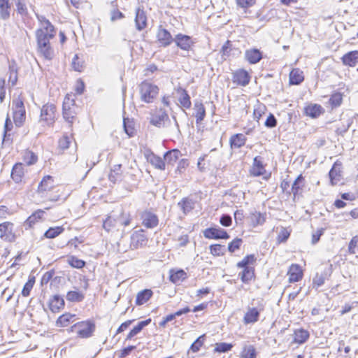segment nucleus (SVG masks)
<instances>
[{"instance_id":"54","label":"nucleus","mask_w":358,"mask_h":358,"mask_svg":"<svg viewBox=\"0 0 358 358\" xmlns=\"http://www.w3.org/2000/svg\"><path fill=\"white\" fill-rule=\"evenodd\" d=\"M68 263L74 268H81L85 266V262L83 260L79 259L75 257H70L68 259Z\"/></svg>"},{"instance_id":"63","label":"nucleus","mask_w":358,"mask_h":358,"mask_svg":"<svg viewBox=\"0 0 358 358\" xmlns=\"http://www.w3.org/2000/svg\"><path fill=\"white\" fill-rule=\"evenodd\" d=\"M231 222V217L229 215H222L220 219V223L224 227H229Z\"/></svg>"},{"instance_id":"9","label":"nucleus","mask_w":358,"mask_h":358,"mask_svg":"<svg viewBox=\"0 0 358 358\" xmlns=\"http://www.w3.org/2000/svg\"><path fill=\"white\" fill-rule=\"evenodd\" d=\"M168 119L169 116L166 112L160 108L151 115L150 122L151 124L158 128H161L164 127L165 120Z\"/></svg>"},{"instance_id":"36","label":"nucleus","mask_w":358,"mask_h":358,"mask_svg":"<svg viewBox=\"0 0 358 358\" xmlns=\"http://www.w3.org/2000/svg\"><path fill=\"white\" fill-rule=\"evenodd\" d=\"M64 231V228L62 226L50 227L45 232L44 236L46 238H55L63 233Z\"/></svg>"},{"instance_id":"62","label":"nucleus","mask_w":358,"mask_h":358,"mask_svg":"<svg viewBox=\"0 0 358 358\" xmlns=\"http://www.w3.org/2000/svg\"><path fill=\"white\" fill-rule=\"evenodd\" d=\"M256 0H236L237 5L243 8H248L255 3Z\"/></svg>"},{"instance_id":"33","label":"nucleus","mask_w":358,"mask_h":358,"mask_svg":"<svg viewBox=\"0 0 358 358\" xmlns=\"http://www.w3.org/2000/svg\"><path fill=\"white\" fill-rule=\"evenodd\" d=\"M75 317L76 315L73 314H71L69 313H64L57 319L56 322L57 326L67 327L71 322H73L72 319Z\"/></svg>"},{"instance_id":"55","label":"nucleus","mask_w":358,"mask_h":358,"mask_svg":"<svg viewBox=\"0 0 358 358\" xmlns=\"http://www.w3.org/2000/svg\"><path fill=\"white\" fill-rule=\"evenodd\" d=\"M242 239L236 238L230 242L228 245V250L230 252H234L236 250L239 249L242 243Z\"/></svg>"},{"instance_id":"24","label":"nucleus","mask_w":358,"mask_h":358,"mask_svg":"<svg viewBox=\"0 0 358 358\" xmlns=\"http://www.w3.org/2000/svg\"><path fill=\"white\" fill-rule=\"evenodd\" d=\"M194 110H195L196 122L199 124L206 116L205 108L201 102L196 101L194 103Z\"/></svg>"},{"instance_id":"23","label":"nucleus","mask_w":358,"mask_h":358,"mask_svg":"<svg viewBox=\"0 0 358 358\" xmlns=\"http://www.w3.org/2000/svg\"><path fill=\"white\" fill-rule=\"evenodd\" d=\"M344 64L350 66H355L358 63V51H351L344 55L342 57Z\"/></svg>"},{"instance_id":"26","label":"nucleus","mask_w":358,"mask_h":358,"mask_svg":"<svg viewBox=\"0 0 358 358\" xmlns=\"http://www.w3.org/2000/svg\"><path fill=\"white\" fill-rule=\"evenodd\" d=\"M304 79L303 71L299 69H294L289 73V82L292 85H299Z\"/></svg>"},{"instance_id":"52","label":"nucleus","mask_w":358,"mask_h":358,"mask_svg":"<svg viewBox=\"0 0 358 358\" xmlns=\"http://www.w3.org/2000/svg\"><path fill=\"white\" fill-rule=\"evenodd\" d=\"M35 282L34 277L30 278L26 284L24 285V287L22 290V294L23 296H28L30 294L31 289Z\"/></svg>"},{"instance_id":"57","label":"nucleus","mask_w":358,"mask_h":358,"mask_svg":"<svg viewBox=\"0 0 358 358\" xmlns=\"http://www.w3.org/2000/svg\"><path fill=\"white\" fill-rule=\"evenodd\" d=\"M358 247V236L352 237L349 243L348 252L350 254L354 255L356 253V248Z\"/></svg>"},{"instance_id":"14","label":"nucleus","mask_w":358,"mask_h":358,"mask_svg":"<svg viewBox=\"0 0 358 358\" xmlns=\"http://www.w3.org/2000/svg\"><path fill=\"white\" fill-rule=\"evenodd\" d=\"M250 80V76L244 69H238L233 73V82L241 86H246Z\"/></svg>"},{"instance_id":"16","label":"nucleus","mask_w":358,"mask_h":358,"mask_svg":"<svg viewBox=\"0 0 358 358\" xmlns=\"http://www.w3.org/2000/svg\"><path fill=\"white\" fill-rule=\"evenodd\" d=\"M143 224L147 228H154L158 224L157 216L150 211L145 210L141 214Z\"/></svg>"},{"instance_id":"35","label":"nucleus","mask_w":358,"mask_h":358,"mask_svg":"<svg viewBox=\"0 0 358 358\" xmlns=\"http://www.w3.org/2000/svg\"><path fill=\"white\" fill-rule=\"evenodd\" d=\"M309 338V333L304 329L296 330L294 333V341L296 343L302 344Z\"/></svg>"},{"instance_id":"2","label":"nucleus","mask_w":358,"mask_h":358,"mask_svg":"<svg viewBox=\"0 0 358 358\" xmlns=\"http://www.w3.org/2000/svg\"><path fill=\"white\" fill-rule=\"evenodd\" d=\"M76 108L74 99L71 95H66L63 102L62 115L64 119L69 124H72L76 118Z\"/></svg>"},{"instance_id":"50","label":"nucleus","mask_w":358,"mask_h":358,"mask_svg":"<svg viewBox=\"0 0 358 358\" xmlns=\"http://www.w3.org/2000/svg\"><path fill=\"white\" fill-rule=\"evenodd\" d=\"M303 181V178L302 175H299L296 178L294 182H293L292 186V192L294 196H296L298 194L299 189H301V187L303 186V185H302Z\"/></svg>"},{"instance_id":"64","label":"nucleus","mask_w":358,"mask_h":358,"mask_svg":"<svg viewBox=\"0 0 358 358\" xmlns=\"http://www.w3.org/2000/svg\"><path fill=\"white\" fill-rule=\"evenodd\" d=\"M69 144H70V139L67 136H64L59 141V147L62 150L67 149L69 147Z\"/></svg>"},{"instance_id":"31","label":"nucleus","mask_w":358,"mask_h":358,"mask_svg":"<svg viewBox=\"0 0 358 358\" xmlns=\"http://www.w3.org/2000/svg\"><path fill=\"white\" fill-rule=\"evenodd\" d=\"M152 292L151 289H144L138 293L136 299V303L137 305H143L146 303L152 296Z\"/></svg>"},{"instance_id":"25","label":"nucleus","mask_w":358,"mask_h":358,"mask_svg":"<svg viewBox=\"0 0 358 358\" xmlns=\"http://www.w3.org/2000/svg\"><path fill=\"white\" fill-rule=\"evenodd\" d=\"M122 165L121 164H115L111 169L110 173L108 176L110 181L113 182H116L117 181H120L122 180Z\"/></svg>"},{"instance_id":"51","label":"nucleus","mask_w":358,"mask_h":358,"mask_svg":"<svg viewBox=\"0 0 358 358\" xmlns=\"http://www.w3.org/2000/svg\"><path fill=\"white\" fill-rule=\"evenodd\" d=\"M342 100V94L340 92H336L331 96L329 103L332 107H338L341 104Z\"/></svg>"},{"instance_id":"11","label":"nucleus","mask_w":358,"mask_h":358,"mask_svg":"<svg viewBox=\"0 0 358 358\" xmlns=\"http://www.w3.org/2000/svg\"><path fill=\"white\" fill-rule=\"evenodd\" d=\"M174 42L179 48L185 51H188L194 44L190 36L182 34H177L174 38Z\"/></svg>"},{"instance_id":"12","label":"nucleus","mask_w":358,"mask_h":358,"mask_svg":"<svg viewBox=\"0 0 358 358\" xmlns=\"http://www.w3.org/2000/svg\"><path fill=\"white\" fill-rule=\"evenodd\" d=\"M13 224L6 222L0 224V238L6 241H13L15 238L13 233Z\"/></svg>"},{"instance_id":"6","label":"nucleus","mask_w":358,"mask_h":358,"mask_svg":"<svg viewBox=\"0 0 358 358\" xmlns=\"http://www.w3.org/2000/svg\"><path fill=\"white\" fill-rule=\"evenodd\" d=\"M72 328L77 330L78 336L80 338H89L94 330V324L91 322H82L76 324Z\"/></svg>"},{"instance_id":"38","label":"nucleus","mask_w":358,"mask_h":358,"mask_svg":"<svg viewBox=\"0 0 358 358\" xmlns=\"http://www.w3.org/2000/svg\"><path fill=\"white\" fill-rule=\"evenodd\" d=\"M23 161L27 165L34 164L38 159V157L31 150H25L23 153Z\"/></svg>"},{"instance_id":"3","label":"nucleus","mask_w":358,"mask_h":358,"mask_svg":"<svg viewBox=\"0 0 358 358\" xmlns=\"http://www.w3.org/2000/svg\"><path fill=\"white\" fill-rule=\"evenodd\" d=\"M158 93V87L150 82H143L140 85L141 98L145 103H152Z\"/></svg>"},{"instance_id":"21","label":"nucleus","mask_w":358,"mask_h":358,"mask_svg":"<svg viewBox=\"0 0 358 358\" xmlns=\"http://www.w3.org/2000/svg\"><path fill=\"white\" fill-rule=\"evenodd\" d=\"M64 306L63 298L58 295L54 296L49 302V307L52 313H57Z\"/></svg>"},{"instance_id":"42","label":"nucleus","mask_w":358,"mask_h":358,"mask_svg":"<svg viewBox=\"0 0 358 358\" xmlns=\"http://www.w3.org/2000/svg\"><path fill=\"white\" fill-rule=\"evenodd\" d=\"M180 92V97L179 98V102L180 105L185 108H189L191 106L190 96L187 94V91L182 89L179 90Z\"/></svg>"},{"instance_id":"49","label":"nucleus","mask_w":358,"mask_h":358,"mask_svg":"<svg viewBox=\"0 0 358 358\" xmlns=\"http://www.w3.org/2000/svg\"><path fill=\"white\" fill-rule=\"evenodd\" d=\"M185 278L186 273L183 270H178L171 274L170 280L173 283H178Z\"/></svg>"},{"instance_id":"19","label":"nucleus","mask_w":358,"mask_h":358,"mask_svg":"<svg viewBox=\"0 0 358 358\" xmlns=\"http://www.w3.org/2000/svg\"><path fill=\"white\" fill-rule=\"evenodd\" d=\"M266 213H262L257 211L251 213L248 217V220L250 222V224L253 227H256L259 225H262L266 222Z\"/></svg>"},{"instance_id":"56","label":"nucleus","mask_w":358,"mask_h":358,"mask_svg":"<svg viewBox=\"0 0 358 358\" xmlns=\"http://www.w3.org/2000/svg\"><path fill=\"white\" fill-rule=\"evenodd\" d=\"M72 66L76 71L81 72L83 69V62L79 59L77 55H75L72 59Z\"/></svg>"},{"instance_id":"45","label":"nucleus","mask_w":358,"mask_h":358,"mask_svg":"<svg viewBox=\"0 0 358 358\" xmlns=\"http://www.w3.org/2000/svg\"><path fill=\"white\" fill-rule=\"evenodd\" d=\"M241 358H256V351L252 345L245 346L241 352Z\"/></svg>"},{"instance_id":"61","label":"nucleus","mask_w":358,"mask_h":358,"mask_svg":"<svg viewBox=\"0 0 358 358\" xmlns=\"http://www.w3.org/2000/svg\"><path fill=\"white\" fill-rule=\"evenodd\" d=\"M124 14L117 9H113L110 12V21L115 22L117 20L124 18Z\"/></svg>"},{"instance_id":"22","label":"nucleus","mask_w":358,"mask_h":358,"mask_svg":"<svg viewBox=\"0 0 358 358\" xmlns=\"http://www.w3.org/2000/svg\"><path fill=\"white\" fill-rule=\"evenodd\" d=\"M11 5L9 0H0V19L7 20L10 18Z\"/></svg>"},{"instance_id":"10","label":"nucleus","mask_w":358,"mask_h":358,"mask_svg":"<svg viewBox=\"0 0 358 358\" xmlns=\"http://www.w3.org/2000/svg\"><path fill=\"white\" fill-rule=\"evenodd\" d=\"M157 38L160 45L163 47H167L174 41V38L170 32L162 26H159L158 28Z\"/></svg>"},{"instance_id":"7","label":"nucleus","mask_w":358,"mask_h":358,"mask_svg":"<svg viewBox=\"0 0 358 358\" xmlns=\"http://www.w3.org/2000/svg\"><path fill=\"white\" fill-rule=\"evenodd\" d=\"M203 235L208 239H228L229 238L228 233L220 227L207 228L203 231Z\"/></svg>"},{"instance_id":"5","label":"nucleus","mask_w":358,"mask_h":358,"mask_svg":"<svg viewBox=\"0 0 358 358\" xmlns=\"http://www.w3.org/2000/svg\"><path fill=\"white\" fill-rule=\"evenodd\" d=\"M12 109L15 124L17 127H20L26 117L23 101L20 99H14L12 103Z\"/></svg>"},{"instance_id":"46","label":"nucleus","mask_w":358,"mask_h":358,"mask_svg":"<svg viewBox=\"0 0 358 358\" xmlns=\"http://www.w3.org/2000/svg\"><path fill=\"white\" fill-rule=\"evenodd\" d=\"M84 296L78 291H69L66 294V299L69 301L79 302L83 301Z\"/></svg>"},{"instance_id":"58","label":"nucleus","mask_w":358,"mask_h":358,"mask_svg":"<svg viewBox=\"0 0 358 358\" xmlns=\"http://www.w3.org/2000/svg\"><path fill=\"white\" fill-rule=\"evenodd\" d=\"M204 335L199 336L191 345L190 349L196 352L199 350L201 346L203 343Z\"/></svg>"},{"instance_id":"48","label":"nucleus","mask_w":358,"mask_h":358,"mask_svg":"<svg viewBox=\"0 0 358 358\" xmlns=\"http://www.w3.org/2000/svg\"><path fill=\"white\" fill-rule=\"evenodd\" d=\"M16 10L21 16H25L28 14V10L24 0H18L15 1Z\"/></svg>"},{"instance_id":"15","label":"nucleus","mask_w":358,"mask_h":358,"mask_svg":"<svg viewBox=\"0 0 358 358\" xmlns=\"http://www.w3.org/2000/svg\"><path fill=\"white\" fill-rule=\"evenodd\" d=\"M135 25L138 31H142L147 26V16L143 8L141 7L136 9Z\"/></svg>"},{"instance_id":"41","label":"nucleus","mask_w":358,"mask_h":358,"mask_svg":"<svg viewBox=\"0 0 358 358\" xmlns=\"http://www.w3.org/2000/svg\"><path fill=\"white\" fill-rule=\"evenodd\" d=\"M256 259L254 255H248L243 259L237 264V267L245 268L247 267H252Z\"/></svg>"},{"instance_id":"44","label":"nucleus","mask_w":358,"mask_h":358,"mask_svg":"<svg viewBox=\"0 0 358 358\" xmlns=\"http://www.w3.org/2000/svg\"><path fill=\"white\" fill-rule=\"evenodd\" d=\"M150 162L155 168L159 169V170H164L165 169V161L164 159H162L161 157L152 155L150 157Z\"/></svg>"},{"instance_id":"43","label":"nucleus","mask_w":358,"mask_h":358,"mask_svg":"<svg viewBox=\"0 0 358 358\" xmlns=\"http://www.w3.org/2000/svg\"><path fill=\"white\" fill-rule=\"evenodd\" d=\"M178 205L180 207L183 213L187 214L194 208V203L192 200L185 198L179 202Z\"/></svg>"},{"instance_id":"8","label":"nucleus","mask_w":358,"mask_h":358,"mask_svg":"<svg viewBox=\"0 0 358 358\" xmlns=\"http://www.w3.org/2000/svg\"><path fill=\"white\" fill-rule=\"evenodd\" d=\"M263 310L262 306L248 307L243 317L245 324H254L259 320L260 313Z\"/></svg>"},{"instance_id":"59","label":"nucleus","mask_w":358,"mask_h":358,"mask_svg":"<svg viewBox=\"0 0 358 358\" xmlns=\"http://www.w3.org/2000/svg\"><path fill=\"white\" fill-rule=\"evenodd\" d=\"M324 275L317 273L313 280V287H319L324 283Z\"/></svg>"},{"instance_id":"28","label":"nucleus","mask_w":358,"mask_h":358,"mask_svg":"<svg viewBox=\"0 0 358 358\" xmlns=\"http://www.w3.org/2000/svg\"><path fill=\"white\" fill-rule=\"evenodd\" d=\"M323 108L320 105L311 104L305 108V113L311 117H317L322 113Z\"/></svg>"},{"instance_id":"27","label":"nucleus","mask_w":358,"mask_h":358,"mask_svg":"<svg viewBox=\"0 0 358 358\" xmlns=\"http://www.w3.org/2000/svg\"><path fill=\"white\" fill-rule=\"evenodd\" d=\"M24 176V169L23 165L21 163H17L14 165L12 172L11 177L13 180L16 182H19L22 180V178Z\"/></svg>"},{"instance_id":"37","label":"nucleus","mask_w":358,"mask_h":358,"mask_svg":"<svg viewBox=\"0 0 358 358\" xmlns=\"http://www.w3.org/2000/svg\"><path fill=\"white\" fill-rule=\"evenodd\" d=\"M180 156V152L178 150L169 151L164 155L165 163L173 164L178 159Z\"/></svg>"},{"instance_id":"39","label":"nucleus","mask_w":358,"mask_h":358,"mask_svg":"<svg viewBox=\"0 0 358 358\" xmlns=\"http://www.w3.org/2000/svg\"><path fill=\"white\" fill-rule=\"evenodd\" d=\"M239 275L243 282H248L254 277V268L247 267L243 268V271L239 273Z\"/></svg>"},{"instance_id":"1","label":"nucleus","mask_w":358,"mask_h":358,"mask_svg":"<svg viewBox=\"0 0 358 358\" xmlns=\"http://www.w3.org/2000/svg\"><path fill=\"white\" fill-rule=\"evenodd\" d=\"M40 27L36 31L37 48L50 45V40L55 35V29L51 22L44 16L37 15Z\"/></svg>"},{"instance_id":"30","label":"nucleus","mask_w":358,"mask_h":358,"mask_svg":"<svg viewBox=\"0 0 358 358\" xmlns=\"http://www.w3.org/2000/svg\"><path fill=\"white\" fill-rule=\"evenodd\" d=\"M151 322L150 319H148L146 320L141 321L138 323L136 326H135L128 334L127 336V340L131 339L134 336L137 335L145 327L148 325Z\"/></svg>"},{"instance_id":"47","label":"nucleus","mask_w":358,"mask_h":358,"mask_svg":"<svg viewBox=\"0 0 358 358\" xmlns=\"http://www.w3.org/2000/svg\"><path fill=\"white\" fill-rule=\"evenodd\" d=\"M225 252L224 245L220 244H213L210 246V252L213 256L223 255Z\"/></svg>"},{"instance_id":"17","label":"nucleus","mask_w":358,"mask_h":358,"mask_svg":"<svg viewBox=\"0 0 358 358\" xmlns=\"http://www.w3.org/2000/svg\"><path fill=\"white\" fill-rule=\"evenodd\" d=\"M245 59L251 64L258 63L262 59V52L257 48L246 50L245 52Z\"/></svg>"},{"instance_id":"32","label":"nucleus","mask_w":358,"mask_h":358,"mask_svg":"<svg viewBox=\"0 0 358 358\" xmlns=\"http://www.w3.org/2000/svg\"><path fill=\"white\" fill-rule=\"evenodd\" d=\"M38 53L45 59L51 60L55 55L54 50L51 45L37 48Z\"/></svg>"},{"instance_id":"20","label":"nucleus","mask_w":358,"mask_h":358,"mask_svg":"<svg viewBox=\"0 0 358 358\" xmlns=\"http://www.w3.org/2000/svg\"><path fill=\"white\" fill-rule=\"evenodd\" d=\"M53 187V178L50 176H45L40 182L38 192L43 194L45 192L50 191ZM43 195H42L43 196Z\"/></svg>"},{"instance_id":"18","label":"nucleus","mask_w":358,"mask_h":358,"mask_svg":"<svg viewBox=\"0 0 358 358\" xmlns=\"http://www.w3.org/2000/svg\"><path fill=\"white\" fill-rule=\"evenodd\" d=\"M287 275L289 276V281L290 282H298L303 276V273L301 267L297 264H292L290 266Z\"/></svg>"},{"instance_id":"60","label":"nucleus","mask_w":358,"mask_h":358,"mask_svg":"<svg viewBox=\"0 0 358 358\" xmlns=\"http://www.w3.org/2000/svg\"><path fill=\"white\" fill-rule=\"evenodd\" d=\"M116 223V220L113 219L111 216H108L103 222V228L109 231Z\"/></svg>"},{"instance_id":"34","label":"nucleus","mask_w":358,"mask_h":358,"mask_svg":"<svg viewBox=\"0 0 358 358\" xmlns=\"http://www.w3.org/2000/svg\"><path fill=\"white\" fill-rule=\"evenodd\" d=\"M340 164L335 163L332 169L330 170L329 175L332 185H335L339 181L338 177L340 176L341 167Z\"/></svg>"},{"instance_id":"53","label":"nucleus","mask_w":358,"mask_h":358,"mask_svg":"<svg viewBox=\"0 0 358 358\" xmlns=\"http://www.w3.org/2000/svg\"><path fill=\"white\" fill-rule=\"evenodd\" d=\"M232 344L227 343H217L215 344V352H227L231 350Z\"/></svg>"},{"instance_id":"13","label":"nucleus","mask_w":358,"mask_h":358,"mask_svg":"<svg viewBox=\"0 0 358 358\" xmlns=\"http://www.w3.org/2000/svg\"><path fill=\"white\" fill-rule=\"evenodd\" d=\"M147 239L143 231H137L131 236L130 248L133 250L138 249L146 244Z\"/></svg>"},{"instance_id":"29","label":"nucleus","mask_w":358,"mask_h":358,"mask_svg":"<svg viewBox=\"0 0 358 358\" xmlns=\"http://www.w3.org/2000/svg\"><path fill=\"white\" fill-rule=\"evenodd\" d=\"M246 141L245 136L242 134L233 135L230 138V145L231 148H239L245 145Z\"/></svg>"},{"instance_id":"40","label":"nucleus","mask_w":358,"mask_h":358,"mask_svg":"<svg viewBox=\"0 0 358 358\" xmlns=\"http://www.w3.org/2000/svg\"><path fill=\"white\" fill-rule=\"evenodd\" d=\"M264 172V168L262 165V162L257 159V157H255L253 166L251 170L252 174L255 176H259L262 175Z\"/></svg>"},{"instance_id":"4","label":"nucleus","mask_w":358,"mask_h":358,"mask_svg":"<svg viewBox=\"0 0 358 358\" xmlns=\"http://www.w3.org/2000/svg\"><path fill=\"white\" fill-rule=\"evenodd\" d=\"M56 106L52 103H47L41 109L39 122L45 125L50 126L53 124L56 117Z\"/></svg>"}]
</instances>
